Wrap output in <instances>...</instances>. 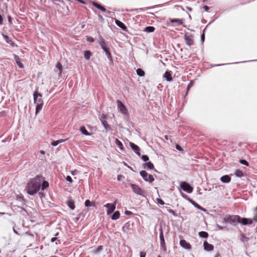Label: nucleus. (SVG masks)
I'll use <instances>...</instances> for the list:
<instances>
[{
	"label": "nucleus",
	"instance_id": "473e14b6",
	"mask_svg": "<svg viewBox=\"0 0 257 257\" xmlns=\"http://www.w3.org/2000/svg\"><path fill=\"white\" fill-rule=\"evenodd\" d=\"M42 182H43V183L42 184V190H44L45 189H46L47 187H48L49 183H48V182L47 181H44L43 179V181Z\"/></svg>",
	"mask_w": 257,
	"mask_h": 257
},
{
	"label": "nucleus",
	"instance_id": "dca6fc26",
	"mask_svg": "<svg viewBox=\"0 0 257 257\" xmlns=\"http://www.w3.org/2000/svg\"><path fill=\"white\" fill-rule=\"evenodd\" d=\"M115 24L116 25L118 26L119 28H120L123 30H126V27L125 25L121 22L118 20H115Z\"/></svg>",
	"mask_w": 257,
	"mask_h": 257
},
{
	"label": "nucleus",
	"instance_id": "6e6552de",
	"mask_svg": "<svg viewBox=\"0 0 257 257\" xmlns=\"http://www.w3.org/2000/svg\"><path fill=\"white\" fill-rule=\"evenodd\" d=\"M116 203H107L104 205V207L107 208L106 213L107 215L112 213L115 209Z\"/></svg>",
	"mask_w": 257,
	"mask_h": 257
},
{
	"label": "nucleus",
	"instance_id": "f3484780",
	"mask_svg": "<svg viewBox=\"0 0 257 257\" xmlns=\"http://www.w3.org/2000/svg\"><path fill=\"white\" fill-rule=\"evenodd\" d=\"M163 77L168 81H171L172 80V77L170 71H166L164 74Z\"/></svg>",
	"mask_w": 257,
	"mask_h": 257
},
{
	"label": "nucleus",
	"instance_id": "c9c22d12",
	"mask_svg": "<svg viewBox=\"0 0 257 257\" xmlns=\"http://www.w3.org/2000/svg\"><path fill=\"white\" fill-rule=\"evenodd\" d=\"M101 123L106 131H108L110 129V127H109V125L107 124V122L106 120L104 121H103Z\"/></svg>",
	"mask_w": 257,
	"mask_h": 257
},
{
	"label": "nucleus",
	"instance_id": "423d86ee",
	"mask_svg": "<svg viewBox=\"0 0 257 257\" xmlns=\"http://www.w3.org/2000/svg\"><path fill=\"white\" fill-rule=\"evenodd\" d=\"M180 187L182 190L188 193H192L193 190V187H192L188 183L185 182L181 183Z\"/></svg>",
	"mask_w": 257,
	"mask_h": 257
},
{
	"label": "nucleus",
	"instance_id": "ddd939ff",
	"mask_svg": "<svg viewBox=\"0 0 257 257\" xmlns=\"http://www.w3.org/2000/svg\"><path fill=\"white\" fill-rule=\"evenodd\" d=\"M203 246L204 249L208 251H212L214 248L213 245L208 243L206 241L204 242Z\"/></svg>",
	"mask_w": 257,
	"mask_h": 257
},
{
	"label": "nucleus",
	"instance_id": "2eb2a0df",
	"mask_svg": "<svg viewBox=\"0 0 257 257\" xmlns=\"http://www.w3.org/2000/svg\"><path fill=\"white\" fill-rule=\"evenodd\" d=\"M143 166L144 169L148 170H153L154 169V165L151 162L144 163Z\"/></svg>",
	"mask_w": 257,
	"mask_h": 257
},
{
	"label": "nucleus",
	"instance_id": "774afa93",
	"mask_svg": "<svg viewBox=\"0 0 257 257\" xmlns=\"http://www.w3.org/2000/svg\"><path fill=\"white\" fill-rule=\"evenodd\" d=\"M40 153H41V154H45V152H44V151H42V150L40 151Z\"/></svg>",
	"mask_w": 257,
	"mask_h": 257
},
{
	"label": "nucleus",
	"instance_id": "9d476101",
	"mask_svg": "<svg viewBox=\"0 0 257 257\" xmlns=\"http://www.w3.org/2000/svg\"><path fill=\"white\" fill-rule=\"evenodd\" d=\"M184 39L187 45L191 46L194 44L193 38L192 35H185Z\"/></svg>",
	"mask_w": 257,
	"mask_h": 257
},
{
	"label": "nucleus",
	"instance_id": "e2e57ef3",
	"mask_svg": "<svg viewBox=\"0 0 257 257\" xmlns=\"http://www.w3.org/2000/svg\"><path fill=\"white\" fill-rule=\"evenodd\" d=\"M8 19H9V22L10 23H12V18L10 16H9L8 17Z\"/></svg>",
	"mask_w": 257,
	"mask_h": 257
},
{
	"label": "nucleus",
	"instance_id": "6e6d98bb",
	"mask_svg": "<svg viewBox=\"0 0 257 257\" xmlns=\"http://www.w3.org/2000/svg\"><path fill=\"white\" fill-rule=\"evenodd\" d=\"M57 240V238H56V237H53V238H51V242H54V241H55Z\"/></svg>",
	"mask_w": 257,
	"mask_h": 257
},
{
	"label": "nucleus",
	"instance_id": "4c0bfd02",
	"mask_svg": "<svg viewBox=\"0 0 257 257\" xmlns=\"http://www.w3.org/2000/svg\"><path fill=\"white\" fill-rule=\"evenodd\" d=\"M102 247L101 246H98L96 248L93 250V253L94 254L98 253L102 250Z\"/></svg>",
	"mask_w": 257,
	"mask_h": 257
},
{
	"label": "nucleus",
	"instance_id": "2f4dec72",
	"mask_svg": "<svg viewBox=\"0 0 257 257\" xmlns=\"http://www.w3.org/2000/svg\"><path fill=\"white\" fill-rule=\"evenodd\" d=\"M199 236L202 238H207L208 236V234L205 231H200L199 232Z\"/></svg>",
	"mask_w": 257,
	"mask_h": 257
},
{
	"label": "nucleus",
	"instance_id": "864d4df0",
	"mask_svg": "<svg viewBox=\"0 0 257 257\" xmlns=\"http://www.w3.org/2000/svg\"><path fill=\"white\" fill-rule=\"evenodd\" d=\"M203 9L206 12H207L209 10V8L207 6H204Z\"/></svg>",
	"mask_w": 257,
	"mask_h": 257
},
{
	"label": "nucleus",
	"instance_id": "09e8293b",
	"mask_svg": "<svg viewBox=\"0 0 257 257\" xmlns=\"http://www.w3.org/2000/svg\"><path fill=\"white\" fill-rule=\"evenodd\" d=\"M146 255V253L144 251H141L140 252V257H145Z\"/></svg>",
	"mask_w": 257,
	"mask_h": 257
},
{
	"label": "nucleus",
	"instance_id": "f8f14e48",
	"mask_svg": "<svg viewBox=\"0 0 257 257\" xmlns=\"http://www.w3.org/2000/svg\"><path fill=\"white\" fill-rule=\"evenodd\" d=\"M180 245L185 249L190 250L191 249V245L188 243L185 240L181 239L180 241Z\"/></svg>",
	"mask_w": 257,
	"mask_h": 257
},
{
	"label": "nucleus",
	"instance_id": "5701e85b",
	"mask_svg": "<svg viewBox=\"0 0 257 257\" xmlns=\"http://www.w3.org/2000/svg\"><path fill=\"white\" fill-rule=\"evenodd\" d=\"M191 202L192 203V204L195 207H196L197 208H198V209L200 210H202V211H206V209H204V208H203L202 207H201L200 205H199L198 203H197L196 202H195V201H192V200H191Z\"/></svg>",
	"mask_w": 257,
	"mask_h": 257
},
{
	"label": "nucleus",
	"instance_id": "b1692460",
	"mask_svg": "<svg viewBox=\"0 0 257 257\" xmlns=\"http://www.w3.org/2000/svg\"><path fill=\"white\" fill-rule=\"evenodd\" d=\"M120 217V213L118 211H116L113 213L111 217V219L112 220H116L118 219Z\"/></svg>",
	"mask_w": 257,
	"mask_h": 257
},
{
	"label": "nucleus",
	"instance_id": "de8ad7c7",
	"mask_svg": "<svg viewBox=\"0 0 257 257\" xmlns=\"http://www.w3.org/2000/svg\"><path fill=\"white\" fill-rule=\"evenodd\" d=\"M87 41L90 42H94V39L91 37H88L87 38Z\"/></svg>",
	"mask_w": 257,
	"mask_h": 257
},
{
	"label": "nucleus",
	"instance_id": "5fc2aeb1",
	"mask_svg": "<svg viewBox=\"0 0 257 257\" xmlns=\"http://www.w3.org/2000/svg\"><path fill=\"white\" fill-rule=\"evenodd\" d=\"M242 241H244L245 240L246 241L247 240V238L243 235H242V239H241Z\"/></svg>",
	"mask_w": 257,
	"mask_h": 257
},
{
	"label": "nucleus",
	"instance_id": "412c9836",
	"mask_svg": "<svg viewBox=\"0 0 257 257\" xmlns=\"http://www.w3.org/2000/svg\"><path fill=\"white\" fill-rule=\"evenodd\" d=\"M67 204L71 210H74L75 208L74 202L72 200H68L67 201Z\"/></svg>",
	"mask_w": 257,
	"mask_h": 257
},
{
	"label": "nucleus",
	"instance_id": "338daca9",
	"mask_svg": "<svg viewBox=\"0 0 257 257\" xmlns=\"http://www.w3.org/2000/svg\"><path fill=\"white\" fill-rule=\"evenodd\" d=\"M187 8L189 11H192V9L191 8L187 7Z\"/></svg>",
	"mask_w": 257,
	"mask_h": 257
},
{
	"label": "nucleus",
	"instance_id": "1a4fd4ad",
	"mask_svg": "<svg viewBox=\"0 0 257 257\" xmlns=\"http://www.w3.org/2000/svg\"><path fill=\"white\" fill-rule=\"evenodd\" d=\"M34 101L35 104L43 103V101L42 99V95L37 91H35L33 94Z\"/></svg>",
	"mask_w": 257,
	"mask_h": 257
},
{
	"label": "nucleus",
	"instance_id": "20e7f679",
	"mask_svg": "<svg viewBox=\"0 0 257 257\" xmlns=\"http://www.w3.org/2000/svg\"><path fill=\"white\" fill-rule=\"evenodd\" d=\"M140 175L147 182L152 183L154 181V178L153 175L149 174L146 171H141L140 172Z\"/></svg>",
	"mask_w": 257,
	"mask_h": 257
},
{
	"label": "nucleus",
	"instance_id": "aec40b11",
	"mask_svg": "<svg viewBox=\"0 0 257 257\" xmlns=\"http://www.w3.org/2000/svg\"><path fill=\"white\" fill-rule=\"evenodd\" d=\"M14 58L18 66L21 68H23V65L21 62V59L16 55H14Z\"/></svg>",
	"mask_w": 257,
	"mask_h": 257
},
{
	"label": "nucleus",
	"instance_id": "bb28decb",
	"mask_svg": "<svg viewBox=\"0 0 257 257\" xmlns=\"http://www.w3.org/2000/svg\"><path fill=\"white\" fill-rule=\"evenodd\" d=\"M43 103L36 104V115L42 109Z\"/></svg>",
	"mask_w": 257,
	"mask_h": 257
},
{
	"label": "nucleus",
	"instance_id": "37998d69",
	"mask_svg": "<svg viewBox=\"0 0 257 257\" xmlns=\"http://www.w3.org/2000/svg\"><path fill=\"white\" fill-rule=\"evenodd\" d=\"M239 162L241 164L244 165H245L246 166H248V162L246 160H240Z\"/></svg>",
	"mask_w": 257,
	"mask_h": 257
},
{
	"label": "nucleus",
	"instance_id": "680f3d73",
	"mask_svg": "<svg viewBox=\"0 0 257 257\" xmlns=\"http://www.w3.org/2000/svg\"><path fill=\"white\" fill-rule=\"evenodd\" d=\"M204 34H202V35H201V41H202V42H203V41H204Z\"/></svg>",
	"mask_w": 257,
	"mask_h": 257
},
{
	"label": "nucleus",
	"instance_id": "f704fd0d",
	"mask_svg": "<svg viewBox=\"0 0 257 257\" xmlns=\"http://www.w3.org/2000/svg\"><path fill=\"white\" fill-rule=\"evenodd\" d=\"M137 73L140 76H144L145 75V72L140 68L137 70Z\"/></svg>",
	"mask_w": 257,
	"mask_h": 257
},
{
	"label": "nucleus",
	"instance_id": "a18cd8bd",
	"mask_svg": "<svg viewBox=\"0 0 257 257\" xmlns=\"http://www.w3.org/2000/svg\"><path fill=\"white\" fill-rule=\"evenodd\" d=\"M66 179L67 181L72 183L73 182L72 178L70 176H67L66 178Z\"/></svg>",
	"mask_w": 257,
	"mask_h": 257
},
{
	"label": "nucleus",
	"instance_id": "e433bc0d",
	"mask_svg": "<svg viewBox=\"0 0 257 257\" xmlns=\"http://www.w3.org/2000/svg\"><path fill=\"white\" fill-rule=\"evenodd\" d=\"M115 144L120 149H122L123 145L122 143L120 141H119L117 139H116L115 140Z\"/></svg>",
	"mask_w": 257,
	"mask_h": 257
},
{
	"label": "nucleus",
	"instance_id": "69168bd1",
	"mask_svg": "<svg viewBox=\"0 0 257 257\" xmlns=\"http://www.w3.org/2000/svg\"><path fill=\"white\" fill-rule=\"evenodd\" d=\"M220 255L218 253H217L214 257H219Z\"/></svg>",
	"mask_w": 257,
	"mask_h": 257
},
{
	"label": "nucleus",
	"instance_id": "603ef678",
	"mask_svg": "<svg viewBox=\"0 0 257 257\" xmlns=\"http://www.w3.org/2000/svg\"><path fill=\"white\" fill-rule=\"evenodd\" d=\"M216 226L219 230H222L224 228V227L221 226L218 224H217Z\"/></svg>",
	"mask_w": 257,
	"mask_h": 257
},
{
	"label": "nucleus",
	"instance_id": "bf43d9fd",
	"mask_svg": "<svg viewBox=\"0 0 257 257\" xmlns=\"http://www.w3.org/2000/svg\"><path fill=\"white\" fill-rule=\"evenodd\" d=\"M3 22V19L1 15H0V24H2Z\"/></svg>",
	"mask_w": 257,
	"mask_h": 257
},
{
	"label": "nucleus",
	"instance_id": "79ce46f5",
	"mask_svg": "<svg viewBox=\"0 0 257 257\" xmlns=\"http://www.w3.org/2000/svg\"><path fill=\"white\" fill-rule=\"evenodd\" d=\"M141 159L145 162H147L149 160V158L147 155H143L141 157Z\"/></svg>",
	"mask_w": 257,
	"mask_h": 257
},
{
	"label": "nucleus",
	"instance_id": "cd10ccee",
	"mask_svg": "<svg viewBox=\"0 0 257 257\" xmlns=\"http://www.w3.org/2000/svg\"><path fill=\"white\" fill-rule=\"evenodd\" d=\"M93 5L95 7H96L98 9L100 10L102 12H106V9L103 7L101 6L100 5L95 3H93Z\"/></svg>",
	"mask_w": 257,
	"mask_h": 257
},
{
	"label": "nucleus",
	"instance_id": "3c124183",
	"mask_svg": "<svg viewBox=\"0 0 257 257\" xmlns=\"http://www.w3.org/2000/svg\"><path fill=\"white\" fill-rule=\"evenodd\" d=\"M67 140V139H66V140L60 139V140H58V142H59V144H60V143H62L65 142Z\"/></svg>",
	"mask_w": 257,
	"mask_h": 257
},
{
	"label": "nucleus",
	"instance_id": "052dcab7",
	"mask_svg": "<svg viewBox=\"0 0 257 257\" xmlns=\"http://www.w3.org/2000/svg\"><path fill=\"white\" fill-rule=\"evenodd\" d=\"M122 177V176L121 175H117V179L118 181H120V178Z\"/></svg>",
	"mask_w": 257,
	"mask_h": 257
},
{
	"label": "nucleus",
	"instance_id": "c03bdc74",
	"mask_svg": "<svg viewBox=\"0 0 257 257\" xmlns=\"http://www.w3.org/2000/svg\"><path fill=\"white\" fill-rule=\"evenodd\" d=\"M157 202L159 203V204H160L161 205H164L165 204L164 202L163 201V200H162L161 199H159L158 198L157 199Z\"/></svg>",
	"mask_w": 257,
	"mask_h": 257
},
{
	"label": "nucleus",
	"instance_id": "4468645a",
	"mask_svg": "<svg viewBox=\"0 0 257 257\" xmlns=\"http://www.w3.org/2000/svg\"><path fill=\"white\" fill-rule=\"evenodd\" d=\"M252 222V220L250 219L246 218H241L240 217V221L239 223H241L243 225H247L250 224Z\"/></svg>",
	"mask_w": 257,
	"mask_h": 257
},
{
	"label": "nucleus",
	"instance_id": "a19ab883",
	"mask_svg": "<svg viewBox=\"0 0 257 257\" xmlns=\"http://www.w3.org/2000/svg\"><path fill=\"white\" fill-rule=\"evenodd\" d=\"M106 118V115L104 114H102L99 117V119H100V120L101 121V122H102L103 121H105Z\"/></svg>",
	"mask_w": 257,
	"mask_h": 257
},
{
	"label": "nucleus",
	"instance_id": "6ab92c4d",
	"mask_svg": "<svg viewBox=\"0 0 257 257\" xmlns=\"http://www.w3.org/2000/svg\"><path fill=\"white\" fill-rule=\"evenodd\" d=\"M220 180L221 182L226 183L230 181L231 178L228 175H224L221 177Z\"/></svg>",
	"mask_w": 257,
	"mask_h": 257
},
{
	"label": "nucleus",
	"instance_id": "0e129e2a",
	"mask_svg": "<svg viewBox=\"0 0 257 257\" xmlns=\"http://www.w3.org/2000/svg\"><path fill=\"white\" fill-rule=\"evenodd\" d=\"M169 212L174 215V211L173 210H170Z\"/></svg>",
	"mask_w": 257,
	"mask_h": 257
},
{
	"label": "nucleus",
	"instance_id": "c756f323",
	"mask_svg": "<svg viewBox=\"0 0 257 257\" xmlns=\"http://www.w3.org/2000/svg\"><path fill=\"white\" fill-rule=\"evenodd\" d=\"M155 29L154 27L148 26L145 28V31L147 33H152L155 31Z\"/></svg>",
	"mask_w": 257,
	"mask_h": 257
},
{
	"label": "nucleus",
	"instance_id": "a211bd4d",
	"mask_svg": "<svg viewBox=\"0 0 257 257\" xmlns=\"http://www.w3.org/2000/svg\"><path fill=\"white\" fill-rule=\"evenodd\" d=\"M170 21L172 23H176L177 25L180 26L183 24V21L182 19H171L170 20Z\"/></svg>",
	"mask_w": 257,
	"mask_h": 257
},
{
	"label": "nucleus",
	"instance_id": "c85d7f7f",
	"mask_svg": "<svg viewBox=\"0 0 257 257\" xmlns=\"http://www.w3.org/2000/svg\"><path fill=\"white\" fill-rule=\"evenodd\" d=\"M234 174L237 177H241L243 176V173L240 170H236Z\"/></svg>",
	"mask_w": 257,
	"mask_h": 257
},
{
	"label": "nucleus",
	"instance_id": "f257e3e1",
	"mask_svg": "<svg viewBox=\"0 0 257 257\" xmlns=\"http://www.w3.org/2000/svg\"><path fill=\"white\" fill-rule=\"evenodd\" d=\"M43 177L41 176H37L30 180L27 183L26 190L30 195H34L40 190Z\"/></svg>",
	"mask_w": 257,
	"mask_h": 257
},
{
	"label": "nucleus",
	"instance_id": "8fccbe9b",
	"mask_svg": "<svg viewBox=\"0 0 257 257\" xmlns=\"http://www.w3.org/2000/svg\"><path fill=\"white\" fill-rule=\"evenodd\" d=\"M124 214L127 215H131L133 214V213L130 211L126 210L124 212Z\"/></svg>",
	"mask_w": 257,
	"mask_h": 257
},
{
	"label": "nucleus",
	"instance_id": "ea45409f",
	"mask_svg": "<svg viewBox=\"0 0 257 257\" xmlns=\"http://www.w3.org/2000/svg\"><path fill=\"white\" fill-rule=\"evenodd\" d=\"M93 205L92 202L89 200H86L85 202V205L86 207L92 206Z\"/></svg>",
	"mask_w": 257,
	"mask_h": 257
},
{
	"label": "nucleus",
	"instance_id": "9b49d317",
	"mask_svg": "<svg viewBox=\"0 0 257 257\" xmlns=\"http://www.w3.org/2000/svg\"><path fill=\"white\" fill-rule=\"evenodd\" d=\"M130 145L134 152L139 157H141L140 148L133 143H130Z\"/></svg>",
	"mask_w": 257,
	"mask_h": 257
},
{
	"label": "nucleus",
	"instance_id": "4d7b16f0",
	"mask_svg": "<svg viewBox=\"0 0 257 257\" xmlns=\"http://www.w3.org/2000/svg\"><path fill=\"white\" fill-rule=\"evenodd\" d=\"M192 82H190L188 85V87H187V91L189 89V88L192 86Z\"/></svg>",
	"mask_w": 257,
	"mask_h": 257
},
{
	"label": "nucleus",
	"instance_id": "7ed1b4c3",
	"mask_svg": "<svg viewBox=\"0 0 257 257\" xmlns=\"http://www.w3.org/2000/svg\"><path fill=\"white\" fill-rule=\"evenodd\" d=\"M130 186L132 188L133 192L135 194L143 197L146 196L145 192L143 189H142L138 185L131 184Z\"/></svg>",
	"mask_w": 257,
	"mask_h": 257
},
{
	"label": "nucleus",
	"instance_id": "49530a36",
	"mask_svg": "<svg viewBox=\"0 0 257 257\" xmlns=\"http://www.w3.org/2000/svg\"><path fill=\"white\" fill-rule=\"evenodd\" d=\"M59 144V142H58V141H53L51 143V145L53 146H57Z\"/></svg>",
	"mask_w": 257,
	"mask_h": 257
},
{
	"label": "nucleus",
	"instance_id": "a878e982",
	"mask_svg": "<svg viewBox=\"0 0 257 257\" xmlns=\"http://www.w3.org/2000/svg\"><path fill=\"white\" fill-rule=\"evenodd\" d=\"M99 44L100 45V46L102 49H104L106 47L105 41H104V39L101 37H100V38Z\"/></svg>",
	"mask_w": 257,
	"mask_h": 257
},
{
	"label": "nucleus",
	"instance_id": "72a5a7b5",
	"mask_svg": "<svg viewBox=\"0 0 257 257\" xmlns=\"http://www.w3.org/2000/svg\"><path fill=\"white\" fill-rule=\"evenodd\" d=\"M103 50L105 53V54L107 56V58L108 59H111V55L107 47H106L105 48L103 49Z\"/></svg>",
	"mask_w": 257,
	"mask_h": 257
},
{
	"label": "nucleus",
	"instance_id": "0eeeda50",
	"mask_svg": "<svg viewBox=\"0 0 257 257\" xmlns=\"http://www.w3.org/2000/svg\"><path fill=\"white\" fill-rule=\"evenodd\" d=\"M116 103L119 111L123 114H127V109H126L125 106L122 103V102L119 100H117L116 101Z\"/></svg>",
	"mask_w": 257,
	"mask_h": 257
},
{
	"label": "nucleus",
	"instance_id": "4be33fe9",
	"mask_svg": "<svg viewBox=\"0 0 257 257\" xmlns=\"http://www.w3.org/2000/svg\"><path fill=\"white\" fill-rule=\"evenodd\" d=\"M3 36L7 43L11 44L12 46H14L15 43L12 42L9 36L4 34H3Z\"/></svg>",
	"mask_w": 257,
	"mask_h": 257
},
{
	"label": "nucleus",
	"instance_id": "f03ea898",
	"mask_svg": "<svg viewBox=\"0 0 257 257\" xmlns=\"http://www.w3.org/2000/svg\"><path fill=\"white\" fill-rule=\"evenodd\" d=\"M240 221V217L238 215H226L223 219L222 223H229L232 225H235L236 223Z\"/></svg>",
	"mask_w": 257,
	"mask_h": 257
},
{
	"label": "nucleus",
	"instance_id": "13d9d810",
	"mask_svg": "<svg viewBox=\"0 0 257 257\" xmlns=\"http://www.w3.org/2000/svg\"><path fill=\"white\" fill-rule=\"evenodd\" d=\"M176 148L178 150H181V147L179 146V145H177L176 147Z\"/></svg>",
	"mask_w": 257,
	"mask_h": 257
},
{
	"label": "nucleus",
	"instance_id": "39448f33",
	"mask_svg": "<svg viewBox=\"0 0 257 257\" xmlns=\"http://www.w3.org/2000/svg\"><path fill=\"white\" fill-rule=\"evenodd\" d=\"M159 231H160L159 237H160V239L161 248L163 250L165 251L166 250L167 248H166V246L165 245V239L164 237L163 229L161 226L159 228Z\"/></svg>",
	"mask_w": 257,
	"mask_h": 257
},
{
	"label": "nucleus",
	"instance_id": "393cba45",
	"mask_svg": "<svg viewBox=\"0 0 257 257\" xmlns=\"http://www.w3.org/2000/svg\"><path fill=\"white\" fill-rule=\"evenodd\" d=\"M79 130L83 135H84L86 136H89L90 135V134L88 133L84 126L80 127Z\"/></svg>",
	"mask_w": 257,
	"mask_h": 257
},
{
	"label": "nucleus",
	"instance_id": "58836bf2",
	"mask_svg": "<svg viewBox=\"0 0 257 257\" xmlns=\"http://www.w3.org/2000/svg\"><path fill=\"white\" fill-rule=\"evenodd\" d=\"M56 67L59 70L60 72H59V74H61V71H62V64L59 62H58L56 65Z\"/></svg>",
	"mask_w": 257,
	"mask_h": 257
},
{
	"label": "nucleus",
	"instance_id": "7c9ffc66",
	"mask_svg": "<svg viewBox=\"0 0 257 257\" xmlns=\"http://www.w3.org/2000/svg\"><path fill=\"white\" fill-rule=\"evenodd\" d=\"M91 55V53L89 51H85L84 53V57L86 59L89 60Z\"/></svg>",
	"mask_w": 257,
	"mask_h": 257
}]
</instances>
